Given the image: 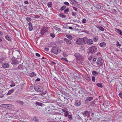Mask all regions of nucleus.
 <instances>
[{
    "mask_svg": "<svg viewBox=\"0 0 122 122\" xmlns=\"http://www.w3.org/2000/svg\"><path fill=\"white\" fill-rule=\"evenodd\" d=\"M69 29H71V30H72L73 29V28H72L71 27H69Z\"/></svg>",
    "mask_w": 122,
    "mask_h": 122,
    "instance_id": "0e129e2a",
    "label": "nucleus"
},
{
    "mask_svg": "<svg viewBox=\"0 0 122 122\" xmlns=\"http://www.w3.org/2000/svg\"><path fill=\"white\" fill-rule=\"evenodd\" d=\"M59 16L62 18H65L66 17V15L63 14H59Z\"/></svg>",
    "mask_w": 122,
    "mask_h": 122,
    "instance_id": "2f4dec72",
    "label": "nucleus"
},
{
    "mask_svg": "<svg viewBox=\"0 0 122 122\" xmlns=\"http://www.w3.org/2000/svg\"><path fill=\"white\" fill-rule=\"evenodd\" d=\"M32 16L33 17H34L36 18H39L40 17L39 16L37 15H33Z\"/></svg>",
    "mask_w": 122,
    "mask_h": 122,
    "instance_id": "79ce46f5",
    "label": "nucleus"
},
{
    "mask_svg": "<svg viewBox=\"0 0 122 122\" xmlns=\"http://www.w3.org/2000/svg\"><path fill=\"white\" fill-rule=\"evenodd\" d=\"M48 112L50 114L52 115H54L56 114V112L54 111V110H49Z\"/></svg>",
    "mask_w": 122,
    "mask_h": 122,
    "instance_id": "4468645a",
    "label": "nucleus"
},
{
    "mask_svg": "<svg viewBox=\"0 0 122 122\" xmlns=\"http://www.w3.org/2000/svg\"><path fill=\"white\" fill-rule=\"evenodd\" d=\"M35 90L38 92H42L43 91V89L42 87L36 84L34 86Z\"/></svg>",
    "mask_w": 122,
    "mask_h": 122,
    "instance_id": "f03ea898",
    "label": "nucleus"
},
{
    "mask_svg": "<svg viewBox=\"0 0 122 122\" xmlns=\"http://www.w3.org/2000/svg\"><path fill=\"white\" fill-rule=\"evenodd\" d=\"M92 74L94 76H96L98 75L97 72L95 71H93L92 72Z\"/></svg>",
    "mask_w": 122,
    "mask_h": 122,
    "instance_id": "bb28decb",
    "label": "nucleus"
},
{
    "mask_svg": "<svg viewBox=\"0 0 122 122\" xmlns=\"http://www.w3.org/2000/svg\"><path fill=\"white\" fill-rule=\"evenodd\" d=\"M99 46L102 47H104L106 46V43L105 42H102L100 44Z\"/></svg>",
    "mask_w": 122,
    "mask_h": 122,
    "instance_id": "aec40b11",
    "label": "nucleus"
},
{
    "mask_svg": "<svg viewBox=\"0 0 122 122\" xmlns=\"http://www.w3.org/2000/svg\"><path fill=\"white\" fill-rule=\"evenodd\" d=\"M49 108V107H46L45 108V109L46 110H47Z\"/></svg>",
    "mask_w": 122,
    "mask_h": 122,
    "instance_id": "338daca9",
    "label": "nucleus"
},
{
    "mask_svg": "<svg viewBox=\"0 0 122 122\" xmlns=\"http://www.w3.org/2000/svg\"><path fill=\"white\" fill-rule=\"evenodd\" d=\"M116 31H117L118 33L120 35H122V31L118 29H115Z\"/></svg>",
    "mask_w": 122,
    "mask_h": 122,
    "instance_id": "6ab92c4d",
    "label": "nucleus"
},
{
    "mask_svg": "<svg viewBox=\"0 0 122 122\" xmlns=\"http://www.w3.org/2000/svg\"><path fill=\"white\" fill-rule=\"evenodd\" d=\"M97 28L102 31H103L104 30V28L102 26H99L97 27Z\"/></svg>",
    "mask_w": 122,
    "mask_h": 122,
    "instance_id": "c756f323",
    "label": "nucleus"
},
{
    "mask_svg": "<svg viewBox=\"0 0 122 122\" xmlns=\"http://www.w3.org/2000/svg\"><path fill=\"white\" fill-rule=\"evenodd\" d=\"M87 100L88 101H91L93 99V98L92 97H87Z\"/></svg>",
    "mask_w": 122,
    "mask_h": 122,
    "instance_id": "f704fd0d",
    "label": "nucleus"
},
{
    "mask_svg": "<svg viewBox=\"0 0 122 122\" xmlns=\"http://www.w3.org/2000/svg\"><path fill=\"white\" fill-rule=\"evenodd\" d=\"M81 100H77L76 101L75 104V105L76 107H78L81 105Z\"/></svg>",
    "mask_w": 122,
    "mask_h": 122,
    "instance_id": "1a4fd4ad",
    "label": "nucleus"
},
{
    "mask_svg": "<svg viewBox=\"0 0 122 122\" xmlns=\"http://www.w3.org/2000/svg\"><path fill=\"white\" fill-rule=\"evenodd\" d=\"M96 85L97 86L100 87L102 88V85L101 83H97Z\"/></svg>",
    "mask_w": 122,
    "mask_h": 122,
    "instance_id": "473e14b6",
    "label": "nucleus"
},
{
    "mask_svg": "<svg viewBox=\"0 0 122 122\" xmlns=\"http://www.w3.org/2000/svg\"><path fill=\"white\" fill-rule=\"evenodd\" d=\"M86 37L78 39L76 40V43L79 45H83L85 44V41L86 40Z\"/></svg>",
    "mask_w": 122,
    "mask_h": 122,
    "instance_id": "f257e3e1",
    "label": "nucleus"
},
{
    "mask_svg": "<svg viewBox=\"0 0 122 122\" xmlns=\"http://www.w3.org/2000/svg\"><path fill=\"white\" fill-rule=\"evenodd\" d=\"M18 68L20 70H23L24 69V67L22 64H20L18 66Z\"/></svg>",
    "mask_w": 122,
    "mask_h": 122,
    "instance_id": "4be33fe9",
    "label": "nucleus"
},
{
    "mask_svg": "<svg viewBox=\"0 0 122 122\" xmlns=\"http://www.w3.org/2000/svg\"><path fill=\"white\" fill-rule=\"evenodd\" d=\"M2 34V33L1 32H0V36H1Z\"/></svg>",
    "mask_w": 122,
    "mask_h": 122,
    "instance_id": "e2e57ef3",
    "label": "nucleus"
},
{
    "mask_svg": "<svg viewBox=\"0 0 122 122\" xmlns=\"http://www.w3.org/2000/svg\"><path fill=\"white\" fill-rule=\"evenodd\" d=\"M46 31V30L45 28H43L41 30V34H43Z\"/></svg>",
    "mask_w": 122,
    "mask_h": 122,
    "instance_id": "f3484780",
    "label": "nucleus"
},
{
    "mask_svg": "<svg viewBox=\"0 0 122 122\" xmlns=\"http://www.w3.org/2000/svg\"><path fill=\"white\" fill-rule=\"evenodd\" d=\"M26 20L27 21H28L29 22L31 20V19L29 17H28L26 18Z\"/></svg>",
    "mask_w": 122,
    "mask_h": 122,
    "instance_id": "a19ab883",
    "label": "nucleus"
},
{
    "mask_svg": "<svg viewBox=\"0 0 122 122\" xmlns=\"http://www.w3.org/2000/svg\"><path fill=\"white\" fill-rule=\"evenodd\" d=\"M33 89V87L32 86H30V89L31 91H32Z\"/></svg>",
    "mask_w": 122,
    "mask_h": 122,
    "instance_id": "3c124183",
    "label": "nucleus"
},
{
    "mask_svg": "<svg viewBox=\"0 0 122 122\" xmlns=\"http://www.w3.org/2000/svg\"><path fill=\"white\" fill-rule=\"evenodd\" d=\"M2 66L4 68H9L10 66L8 63L5 62L2 64Z\"/></svg>",
    "mask_w": 122,
    "mask_h": 122,
    "instance_id": "6e6552de",
    "label": "nucleus"
},
{
    "mask_svg": "<svg viewBox=\"0 0 122 122\" xmlns=\"http://www.w3.org/2000/svg\"><path fill=\"white\" fill-rule=\"evenodd\" d=\"M68 117L69 119H71L72 118V115H68Z\"/></svg>",
    "mask_w": 122,
    "mask_h": 122,
    "instance_id": "49530a36",
    "label": "nucleus"
},
{
    "mask_svg": "<svg viewBox=\"0 0 122 122\" xmlns=\"http://www.w3.org/2000/svg\"><path fill=\"white\" fill-rule=\"evenodd\" d=\"M33 29V28L32 24L30 22H29V30L30 31H31Z\"/></svg>",
    "mask_w": 122,
    "mask_h": 122,
    "instance_id": "2eb2a0df",
    "label": "nucleus"
},
{
    "mask_svg": "<svg viewBox=\"0 0 122 122\" xmlns=\"http://www.w3.org/2000/svg\"><path fill=\"white\" fill-rule=\"evenodd\" d=\"M9 105L8 104H3L0 105V107H1L5 108H8L9 107Z\"/></svg>",
    "mask_w": 122,
    "mask_h": 122,
    "instance_id": "ddd939ff",
    "label": "nucleus"
},
{
    "mask_svg": "<svg viewBox=\"0 0 122 122\" xmlns=\"http://www.w3.org/2000/svg\"><path fill=\"white\" fill-rule=\"evenodd\" d=\"M4 96V95H3V94H1V95H0V98H2V97H3Z\"/></svg>",
    "mask_w": 122,
    "mask_h": 122,
    "instance_id": "052dcab7",
    "label": "nucleus"
},
{
    "mask_svg": "<svg viewBox=\"0 0 122 122\" xmlns=\"http://www.w3.org/2000/svg\"><path fill=\"white\" fill-rule=\"evenodd\" d=\"M66 37L70 40H71L72 39V36L70 35H66Z\"/></svg>",
    "mask_w": 122,
    "mask_h": 122,
    "instance_id": "393cba45",
    "label": "nucleus"
},
{
    "mask_svg": "<svg viewBox=\"0 0 122 122\" xmlns=\"http://www.w3.org/2000/svg\"><path fill=\"white\" fill-rule=\"evenodd\" d=\"M73 9H74V10H75L76 11H77V9L76 7H73Z\"/></svg>",
    "mask_w": 122,
    "mask_h": 122,
    "instance_id": "864d4df0",
    "label": "nucleus"
},
{
    "mask_svg": "<svg viewBox=\"0 0 122 122\" xmlns=\"http://www.w3.org/2000/svg\"><path fill=\"white\" fill-rule=\"evenodd\" d=\"M34 119L36 121H38V120L36 117L34 118Z\"/></svg>",
    "mask_w": 122,
    "mask_h": 122,
    "instance_id": "bf43d9fd",
    "label": "nucleus"
},
{
    "mask_svg": "<svg viewBox=\"0 0 122 122\" xmlns=\"http://www.w3.org/2000/svg\"><path fill=\"white\" fill-rule=\"evenodd\" d=\"M90 112L88 111H85L83 113V115H84L85 117L86 116L87 117H89L90 116Z\"/></svg>",
    "mask_w": 122,
    "mask_h": 122,
    "instance_id": "9d476101",
    "label": "nucleus"
},
{
    "mask_svg": "<svg viewBox=\"0 0 122 122\" xmlns=\"http://www.w3.org/2000/svg\"><path fill=\"white\" fill-rule=\"evenodd\" d=\"M63 56L64 57H66L67 56V55L64 54H63Z\"/></svg>",
    "mask_w": 122,
    "mask_h": 122,
    "instance_id": "69168bd1",
    "label": "nucleus"
},
{
    "mask_svg": "<svg viewBox=\"0 0 122 122\" xmlns=\"http://www.w3.org/2000/svg\"><path fill=\"white\" fill-rule=\"evenodd\" d=\"M2 41V40L1 39H0V43L1 44Z\"/></svg>",
    "mask_w": 122,
    "mask_h": 122,
    "instance_id": "774afa93",
    "label": "nucleus"
},
{
    "mask_svg": "<svg viewBox=\"0 0 122 122\" xmlns=\"http://www.w3.org/2000/svg\"><path fill=\"white\" fill-rule=\"evenodd\" d=\"M74 56L76 58L77 60L81 62L83 60V58L82 55L78 53H76L74 54Z\"/></svg>",
    "mask_w": 122,
    "mask_h": 122,
    "instance_id": "7ed1b4c3",
    "label": "nucleus"
},
{
    "mask_svg": "<svg viewBox=\"0 0 122 122\" xmlns=\"http://www.w3.org/2000/svg\"><path fill=\"white\" fill-rule=\"evenodd\" d=\"M102 59L101 58H99L97 61V65L101 64Z\"/></svg>",
    "mask_w": 122,
    "mask_h": 122,
    "instance_id": "dca6fc26",
    "label": "nucleus"
},
{
    "mask_svg": "<svg viewBox=\"0 0 122 122\" xmlns=\"http://www.w3.org/2000/svg\"><path fill=\"white\" fill-rule=\"evenodd\" d=\"M116 45L117 46H118L119 47H120L121 46V45L119 44V42L118 41H117L116 44Z\"/></svg>",
    "mask_w": 122,
    "mask_h": 122,
    "instance_id": "ea45409f",
    "label": "nucleus"
},
{
    "mask_svg": "<svg viewBox=\"0 0 122 122\" xmlns=\"http://www.w3.org/2000/svg\"><path fill=\"white\" fill-rule=\"evenodd\" d=\"M61 51V50H58V49L56 47H53L51 50V52L56 54L60 53Z\"/></svg>",
    "mask_w": 122,
    "mask_h": 122,
    "instance_id": "39448f33",
    "label": "nucleus"
},
{
    "mask_svg": "<svg viewBox=\"0 0 122 122\" xmlns=\"http://www.w3.org/2000/svg\"><path fill=\"white\" fill-rule=\"evenodd\" d=\"M118 95L121 98H122V92L120 93Z\"/></svg>",
    "mask_w": 122,
    "mask_h": 122,
    "instance_id": "8fccbe9b",
    "label": "nucleus"
},
{
    "mask_svg": "<svg viewBox=\"0 0 122 122\" xmlns=\"http://www.w3.org/2000/svg\"><path fill=\"white\" fill-rule=\"evenodd\" d=\"M61 60L63 61H64L67 63H68L69 61L67 59L65 58L62 57L61 58Z\"/></svg>",
    "mask_w": 122,
    "mask_h": 122,
    "instance_id": "b1692460",
    "label": "nucleus"
},
{
    "mask_svg": "<svg viewBox=\"0 0 122 122\" xmlns=\"http://www.w3.org/2000/svg\"><path fill=\"white\" fill-rule=\"evenodd\" d=\"M66 7V6L65 5H64L61 6V7L60 10L61 11H62L64 10Z\"/></svg>",
    "mask_w": 122,
    "mask_h": 122,
    "instance_id": "a878e982",
    "label": "nucleus"
},
{
    "mask_svg": "<svg viewBox=\"0 0 122 122\" xmlns=\"http://www.w3.org/2000/svg\"><path fill=\"white\" fill-rule=\"evenodd\" d=\"M11 63L12 64H16L19 63V62L16 60H14L10 61Z\"/></svg>",
    "mask_w": 122,
    "mask_h": 122,
    "instance_id": "9b49d317",
    "label": "nucleus"
},
{
    "mask_svg": "<svg viewBox=\"0 0 122 122\" xmlns=\"http://www.w3.org/2000/svg\"><path fill=\"white\" fill-rule=\"evenodd\" d=\"M64 41L66 42V43L67 45H70L71 44V41L67 39L66 38L64 39Z\"/></svg>",
    "mask_w": 122,
    "mask_h": 122,
    "instance_id": "f8f14e48",
    "label": "nucleus"
},
{
    "mask_svg": "<svg viewBox=\"0 0 122 122\" xmlns=\"http://www.w3.org/2000/svg\"><path fill=\"white\" fill-rule=\"evenodd\" d=\"M69 114V112L68 111H67V112H66L64 113V116L66 117Z\"/></svg>",
    "mask_w": 122,
    "mask_h": 122,
    "instance_id": "c9c22d12",
    "label": "nucleus"
},
{
    "mask_svg": "<svg viewBox=\"0 0 122 122\" xmlns=\"http://www.w3.org/2000/svg\"><path fill=\"white\" fill-rule=\"evenodd\" d=\"M86 20L85 19H83L82 21V22L83 23H85L86 22Z\"/></svg>",
    "mask_w": 122,
    "mask_h": 122,
    "instance_id": "a18cd8bd",
    "label": "nucleus"
},
{
    "mask_svg": "<svg viewBox=\"0 0 122 122\" xmlns=\"http://www.w3.org/2000/svg\"><path fill=\"white\" fill-rule=\"evenodd\" d=\"M36 104L39 106H42L43 104L42 103L38 102H36Z\"/></svg>",
    "mask_w": 122,
    "mask_h": 122,
    "instance_id": "7c9ffc66",
    "label": "nucleus"
},
{
    "mask_svg": "<svg viewBox=\"0 0 122 122\" xmlns=\"http://www.w3.org/2000/svg\"><path fill=\"white\" fill-rule=\"evenodd\" d=\"M63 3L64 4L66 5L67 6H69V3L68 2H64Z\"/></svg>",
    "mask_w": 122,
    "mask_h": 122,
    "instance_id": "37998d69",
    "label": "nucleus"
},
{
    "mask_svg": "<svg viewBox=\"0 0 122 122\" xmlns=\"http://www.w3.org/2000/svg\"><path fill=\"white\" fill-rule=\"evenodd\" d=\"M86 40L85 41V43L86 42V43L88 45H91L93 43V41L92 40L88 39L86 37Z\"/></svg>",
    "mask_w": 122,
    "mask_h": 122,
    "instance_id": "423d86ee",
    "label": "nucleus"
},
{
    "mask_svg": "<svg viewBox=\"0 0 122 122\" xmlns=\"http://www.w3.org/2000/svg\"><path fill=\"white\" fill-rule=\"evenodd\" d=\"M97 51V47L95 46H92L91 48L90 52H88V54L91 53L92 54L95 53Z\"/></svg>",
    "mask_w": 122,
    "mask_h": 122,
    "instance_id": "20e7f679",
    "label": "nucleus"
},
{
    "mask_svg": "<svg viewBox=\"0 0 122 122\" xmlns=\"http://www.w3.org/2000/svg\"><path fill=\"white\" fill-rule=\"evenodd\" d=\"M15 84L14 82L13 81H12L11 83V85H10V86L11 87H12L15 86Z\"/></svg>",
    "mask_w": 122,
    "mask_h": 122,
    "instance_id": "cd10ccee",
    "label": "nucleus"
},
{
    "mask_svg": "<svg viewBox=\"0 0 122 122\" xmlns=\"http://www.w3.org/2000/svg\"><path fill=\"white\" fill-rule=\"evenodd\" d=\"M5 38L9 41H10L11 40V38L8 36H6Z\"/></svg>",
    "mask_w": 122,
    "mask_h": 122,
    "instance_id": "412c9836",
    "label": "nucleus"
},
{
    "mask_svg": "<svg viewBox=\"0 0 122 122\" xmlns=\"http://www.w3.org/2000/svg\"><path fill=\"white\" fill-rule=\"evenodd\" d=\"M13 54L14 55L15 57H18L20 53L19 51H16L13 52Z\"/></svg>",
    "mask_w": 122,
    "mask_h": 122,
    "instance_id": "0eeeda50",
    "label": "nucleus"
},
{
    "mask_svg": "<svg viewBox=\"0 0 122 122\" xmlns=\"http://www.w3.org/2000/svg\"><path fill=\"white\" fill-rule=\"evenodd\" d=\"M92 81L95 82V78L94 76H92Z\"/></svg>",
    "mask_w": 122,
    "mask_h": 122,
    "instance_id": "58836bf2",
    "label": "nucleus"
},
{
    "mask_svg": "<svg viewBox=\"0 0 122 122\" xmlns=\"http://www.w3.org/2000/svg\"><path fill=\"white\" fill-rule=\"evenodd\" d=\"M17 102L21 105H23V102L22 101H19Z\"/></svg>",
    "mask_w": 122,
    "mask_h": 122,
    "instance_id": "c03bdc74",
    "label": "nucleus"
},
{
    "mask_svg": "<svg viewBox=\"0 0 122 122\" xmlns=\"http://www.w3.org/2000/svg\"><path fill=\"white\" fill-rule=\"evenodd\" d=\"M44 49L45 51H48L49 50V49L48 48H44Z\"/></svg>",
    "mask_w": 122,
    "mask_h": 122,
    "instance_id": "5fc2aeb1",
    "label": "nucleus"
},
{
    "mask_svg": "<svg viewBox=\"0 0 122 122\" xmlns=\"http://www.w3.org/2000/svg\"><path fill=\"white\" fill-rule=\"evenodd\" d=\"M72 15L75 16L76 15V14L75 12H73L71 14Z\"/></svg>",
    "mask_w": 122,
    "mask_h": 122,
    "instance_id": "09e8293b",
    "label": "nucleus"
},
{
    "mask_svg": "<svg viewBox=\"0 0 122 122\" xmlns=\"http://www.w3.org/2000/svg\"><path fill=\"white\" fill-rule=\"evenodd\" d=\"M36 55L37 56L39 57L40 56V55L38 53H36Z\"/></svg>",
    "mask_w": 122,
    "mask_h": 122,
    "instance_id": "6e6d98bb",
    "label": "nucleus"
},
{
    "mask_svg": "<svg viewBox=\"0 0 122 122\" xmlns=\"http://www.w3.org/2000/svg\"><path fill=\"white\" fill-rule=\"evenodd\" d=\"M62 111L64 112V113L68 111L66 109H62Z\"/></svg>",
    "mask_w": 122,
    "mask_h": 122,
    "instance_id": "603ef678",
    "label": "nucleus"
},
{
    "mask_svg": "<svg viewBox=\"0 0 122 122\" xmlns=\"http://www.w3.org/2000/svg\"><path fill=\"white\" fill-rule=\"evenodd\" d=\"M40 79L39 78H37L36 80V81H40Z\"/></svg>",
    "mask_w": 122,
    "mask_h": 122,
    "instance_id": "13d9d810",
    "label": "nucleus"
},
{
    "mask_svg": "<svg viewBox=\"0 0 122 122\" xmlns=\"http://www.w3.org/2000/svg\"><path fill=\"white\" fill-rule=\"evenodd\" d=\"M47 5L49 7H51L52 5V3L51 2H49L47 3Z\"/></svg>",
    "mask_w": 122,
    "mask_h": 122,
    "instance_id": "c85d7f7f",
    "label": "nucleus"
},
{
    "mask_svg": "<svg viewBox=\"0 0 122 122\" xmlns=\"http://www.w3.org/2000/svg\"><path fill=\"white\" fill-rule=\"evenodd\" d=\"M14 91V90L13 89H11L8 92V93H7L6 95L7 96H8L13 93Z\"/></svg>",
    "mask_w": 122,
    "mask_h": 122,
    "instance_id": "a211bd4d",
    "label": "nucleus"
},
{
    "mask_svg": "<svg viewBox=\"0 0 122 122\" xmlns=\"http://www.w3.org/2000/svg\"><path fill=\"white\" fill-rule=\"evenodd\" d=\"M69 9L68 8H67L64 11V12L65 14H66L69 12Z\"/></svg>",
    "mask_w": 122,
    "mask_h": 122,
    "instance_id": "72a5a7b5",
    "label": "nucleus"
},
{
    "mask_svg": "<svg viewBox=\"0 0 122 122\" xmlns=\"http://www.w3.org/2000/svg\"><path fill=\"white\" fill-rule=\"evenodd\" d=\"M94 41H97V39L96 38H95L94 39Z\"/></svg>",
    "mask_w": 122,
    "mask_h": 122,
    "instance_id": "680f3d73",
    "label": "nucleus"
},
{
    "mask_svg": "<svg viewBox=\"0 0 122 122\" xmlns=\"http://www.w3.org/2000/svg\"><path fill=\"white\" fill-rule=\"evenodd\" d=\"M5 60V58H4L2 57H0V63H1L3 62V61Z\"/></svg>",
    "mask_w": 122,
    "mask_h": 122,
    "instance_id": "e433bc0d",
    "label": "nucleus"
},
{
    "mask_svg": "<svg viewBox=\"0 0 122 122\" xmlns=\"http://www.w3.org/2000/svg\"><path fill=\"white\" fill-rule=\"evenodd\" d=\"M36 74L34 72H31L30 74V76L31 77H33L34 76H36Z\"/></svg>",
    "mask_w": 122,
    "mask_h": 122,
    "instance_id": "5701e85b",
    "label": "nucleus"
},
{
    "mask_svg": "<svg viewBox=\"0 0 122 122\" xmlns=\"http://www.w3.org/2000/svg\"><path fill=\"white\" fill-rule=\"evenodd\" d=\"M50 36L52 38H54L55 36V34L53 33H51L50 34Z\"/></svg>",
    "mask_w": 122,
    "mask_h": 122,
    "instance_id": "4c0bfd02",
    "label": "nucleus"
},
{
    "mask_svg": "<svg viewBox=\"0 0 122 122\" xmlns=\"http://www.w3.org/2000/svg\"><path fill=\"white\" fill-rule=\"evenodd\" d=\"M47 92V91H45L44 92H43V93L42 94H41V95H43L45 94H46V92Z\"/></svg>",
    "mask_w": 122,
    "mask_h": 122,
    "instance_id": "de8ad7c7",
    "label": "nucleus"
},
{
    "mask_svg": "<svg viewBox=\"0 0 122 122\" xmlns=\"http://www.w3.org/2000/svg\"><path fill=\"white\" fill-rule=\"evenodd\" d=\"M24 3L25 4H29L28 2L27 1H25L24 2Z\"/></svg>",
    "mask_w": 122,
    "mask_h": 122,
    "instance_id": "4d7b16f0",
    "label": "nucleus"
}]
</instances>
